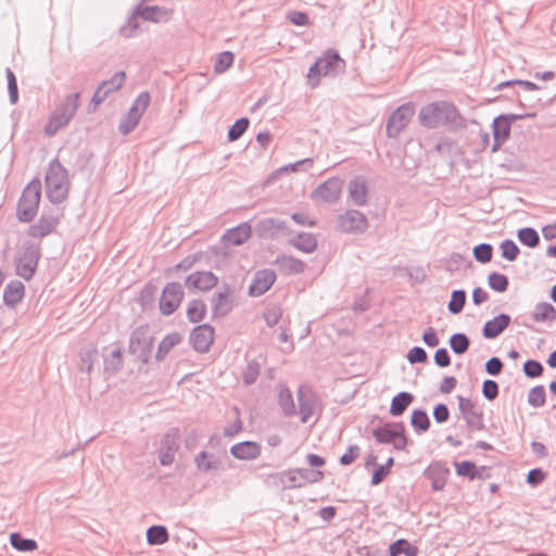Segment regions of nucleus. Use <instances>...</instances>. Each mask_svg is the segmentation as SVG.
<instances>
[{"label": "nucleus", "mask_w": 556, "mask_h": 556, "mask_svg": "<svg viewBox=\"0 0 556 556\" xmlns=\"http://www.w3.org/2000/svg\"><path fill=\"white\" fill-rule=\"evenodd\" d=\"M421 126L428 129L445 127L451 131L467 128V121L456 105L448 101H434L424 105L418 113Z\"/></svg>", "instance_id": "nucleus-1"}, {"label": "nucleus", "mask_w": 556, "mask_h": 556, "mask_svg": "<svg viewBox=\"0 0 556 556\" xmlns=\"http://www.w3.org/2000/svg\"><path fill=\"white\" fill-rule=\"evenodd\" d=\"M346 62L339 52L332 48L327 49L309 67L307 73L308 84L316 88L320 84V77H336L345 72Z\"/></svg>", "instance_id": "nucleus-2"}, {"label": "nucleus", "mask_w": 556, "mask_h": 556, "mask_svg": "<svg viewBox=\"0 0 556 556\" xmlns=\"http://www.w3.org/2000/svg\"><path fill=\"white\" fill-rule=\"evenodd\" d=\"M67 169L58 159L50 162L46 173V194L53 204H60L67 199L70 191Z\"/></svg>", "instance_id": "nucleus-3"}, {"label": "nucleus", "mask_w": 556, "mask_h": 556, "mask_svg": "<svg viewBox=\"0 0 556 556\" xmlns=\"http://www.w3.org/2000/svg\"><path fill=\"white\" fill-rule=\"evenodd\" d=\"M41 199V182L33 179L23 190L17 203L16 217L22 223H30L37 215Z\"/></svg>", "instance_id": "nucleus-4"}, {"label": "nucleus", "mask_w": 556, "mask_h": 556, "mask_svg": "<svg viewBox=\"0 0 556 556\" xmlns=\"http://www.w3.org/2000/svg\"><path fill=\"white\" fill-rule=\"evenodd\" d=\"M79 99L80 93L75 92L68 94L64 101L56 106L45 127L46 135L53 136L70 123L79 106Z\"/></svg>", "instance_id": "nucleus-5"}, {"label": "nucleus", "mask_w": 556, "mask_h": 556, "mask_svg": "<svg viewBox=\"0 0 556 556\" xmlns=\"http://www.w3.org/2000/svg\"><path fill=\"white\" fill-rule=\"evenodd\" d=\"M40 256V245L34 242H26L21 253L14 260L16 275L25 280H30L37 271Z\"/></svg>", "instance_id": "nucleus-6"}, {"label": "nucleus", "mask_w": 556, "mask_h": 556, "mask_svg": "<svg viewBox=\"0 0 556 556\" xmlns=\"http://www.w3.org/2000/svg\"><path fill=\"white\" fill-rule=\"evenodd\" d=\"M153 342L149 325H140L130 333L128 351L141 363L148 364L152 355Z\"/></svg>", "instance_id": "nucleus-7"}, {"label": "nucleus", "mask_w": 556, "mask_h": 556, "mask_svg": "<svg viewBox=\"0 0 556 556\" xmlns=\"http://www.w3.org/2000/svg\"><path fill=\"white\" fill-rule=\"evenodd\" d=\"M151 101L150 93L142 91L132 102L129 111L125 114L118 125V130L122 135L130 134L139 124L143 113L147 111Z\"/></svg>", "instance_id": "nucleus-8"}, {"label": "nucleus", "mask_w": 556, "mask_h": 556, "mask_svg": "<svg viewBox=\"0 0 556 556\" xmlns=\"http://www.w3.org/2000/svg\"><path fill=\"white\" fill-rule=\"evenodd\" d=\"M372 435L378 443L392 444L395 450H405L408 439L405 435V427L402 422L384 426L374 429Z\"/></svg>", "instance_id": "nucleus-9"}, {"label": "nucleus", "mask_w": 556, "mask_h": 556, "mask_svg": "<svg viewBox=\"0 0 556 556\" xmlns=\"http://www.w3.org/2000/svg\"><path fill=\"white\" fill-rule=\"evenodd\" d=\"M533 115L531 114V116ZM527 116H530V114H501L495 117L492 124L493 144L491 151L496 152L509 139L514 122Z\"/></svg>", "instance_id": "nucleus-10"}, {"label": "nucleus", "mask_w": 556, "mask_h": 556, "mask_svg": "<svg viewBox=\"0 0 556 556\" xmlns=\"http://www.w3.org/2000/svg\"><path fill=\"white\" fill-rule=\"evenodd\" d=\"M125 79V72L118 71L110 79L102 81L93 93L88 111L94 112L98 105L103 103L109 94L119 90L123 87Z\"/></svg>", "instance_id": "nucleus-11"}, {"label": "nucleus", "mask_w": 556, "mask_h": 556, "mask_svg": "<svg viewBox=\"0 0 556 556\" xmlns=\"http://www.w3.org/2000/svg\"><path fill=\"white\" fill-rule=\"evenodd\" d=\"M414 113V105L410 102L402 104L394 110L387 123L388 137L396 138L409 124Z\"/></svg>", "instance_id": "nucleus-12"}, {"label": "nucleus", "mask_w": 556, "mask_h": 556, "mask_svg": "<svg viewBox=\"0 0 556 556\" xmlns=\"http://www.w3.org/2000/svg\"><path fill=\"white\" fill-rule=\"evenodd\" d=\"M184 299L182 286L179 282L165 285L160 299V311L163 315H172L180 305Z\"/></svg>", "instance_id": "nucleus-13"}, {"label": "nucleus", "mask_w": 556, "mask_h": 556, "mask_svg": "<svg viewBox=\"0 0 556 556\" xmlns=\"http://www.w3.org/2000/svg\"><path fill=\"white\" fill-rule=\"evenodd\" d=\"M180 434L178 428H170L161 440L159 459L161 465L169 466L174 463L175 454L179 448Z\"/></svg>", "instance_id": "nucleus-14"}, {"label": "nucleus", "mask_w": 556, "mask_h": 556, "mask_svg": "<svg viewBox=\"0 0 556 556\" xmlns=\"http://www.w3.org/2000/svg\"><path fill=\"white\" fill-rule=\"evenodd\" d=\"M338 228L348 233H362L368 228V220L365 214L357 210H349L338 217Z\"/></svg>", "instance_id": "nucleus-15"}, {"label": "nucleus", "mask_w": 556, "mask_h": 556, "mask_svg": "<svg viewBox=\"0 0 556 556\" xmlns=\"http://www.w3.org/2000/svg\"><path fill=\"white\" fill-rule=\"evenodd\" d=\"M299 402V413L301 421L307 422L308 419L315 414L318 397L312 388L301 384L296 391Z\"/></svg>", "instance_id": "nucleus-16"}, {"label": "nucleus", "mask_w": 556, "mask_h": 556, "mask_svg": "<svg viewBox=\"0 0 556 556\" xmlns=\"http://www.w3.org/2000/svg\"><path fill=\"white\" fill-rule=\"evenodd\" d=\"M343 187V180L331 177L320 184L312 193V198L326 203H334L339 200Z\"/></svg>", "instance_id": "nucleus-17"}, {"label": "nucleus", "mask_w": 556, "mask_h": 556, "mask_svg": "<svg viewBox=\"0 0 556 556\" xmlns=\"http://www.w3.org/2000/svg\"><path fill=\"white\" fill-rule=\"evenodd\" d=\"M255 232L262 239H275L279 235L290 233L285 220L274 217H266L258 220L255 225Z\"/></svg>", "instance_id": "nucleus-18"}, {"label": "nucleus", "mask_w": 556, "mask_h": 556, "mask_svg": "<svg viewBox=\"0 0 556 556\" xmlns=\"http://www.w3.org/2000/svg\"><path fill=\"white\" fill-rule=\"evenodd\" d=\"M458 408L462 413L467 426L471 430L481 431L485 428L484 421H483V413L481 410H477L475 407V404L471 400L458 396Z\"/></svg>", "instance_id": "nucleus-19"}, {"label": "nucleus", "mask_w": 556, "mask_h": 556, "mask_svg": "<svg viewBox=\"0 0 556 556\" xmlns=\"http://www.w3.org/2000/svg\"><path fill=\"white\" fill-rule=\"evenodd\" d=\"M214 328L207 324L197 326L190 333L189 341L199 353L208 352L214 342Z\"/></svg>", "instance_id": "nucleus-20"}, {"label": "nucleus", "mask_w": 556, "mask_h": 556, "mask_svg": "<svg viewBox=\"0 0 556 556\" xmlns=\"http://www.w3.org/2000/svg\"><path fill=\"white\" fill-rule=\"evenodd\" d=\"M62 213H42L38 222L28 229V235L33 238H43L52 233L58 227Z\"/></svg>", "instance_id": "nucleus-21"}, {"label": "nucleus", "mask_w": 556, "mask_h": 556, "mask_svg": "<svg viewBox=\"0 0 556 556\" xmlns=\"http://www.w3.org/2000/svg\"><path fill=\"white\" fill-rule=\"evenodd\" d=\"M218 283V278L212 271H195L185 279V286L188 290L210 291Z\"/></svg>", "instance_id": "nucleus-22"}, {"label": "nucleus", "mask_w": 556, "mask_h": 556, "mask_svg": "<svg viewBox=\"0 0 556 556\" xmlns=\"http://www.w3.org/2000/svg\"><path fill=\"white\" fill-rule=\"evenodd\" d=\"M211 305L213 318L225 317L231 312V289L228 285H224L223 288L213 295Z\"/></svg>", "instance_id": "nucleus-23"}, {"label": "nucleus", "mask_w": 556, "mask_h": 556, "mask_svg": "<svg viewBox=\"0 0 556 556\" xmlns=\"http://www.w3.org/2000/svg\"><path fill=\"white\" fill-rule=\"evenodd\" d=\"M427 479L431 481L434 491L444 489L450 476V468L443 462H432L424 471Z\"/></svg>", "instance_id": "nucleus-24"}, {"label": "nucleus", "mask_w": 556, "mask_h": 556, "mask_svg": "<svg viewBox=\"0 0 556 556\" xmlns=\"http://www.w3.org/2000/svg\"><path fill=\"white\" fill-rule=\"evenodd\" d=\"M276 273L273 269H262L255 273L253 281L249 287L251 296H261L267 292L276 281Z\"/></svg>", "instance_id": "nucleus-25"}, {"label": "nucleus", "mask_w": 556, "mask_h": 556, "mask_svg": "<svg viewBox=\"0 0 556 556\" xmlns=\"http://www.w3.org/2000/svg\"><path fill=\"white\" fill-rule=\"evenodd\" d=\"M274 265L285 275L302 274L306 268V264L302 260L286 254L277 255Z\"/></svg>", "instance_id": "nucleus-26"}, {"label": "nucleus", "mask_w": 556, "mask_h": 556, "mask_svg": "<svg viewBox=\"0 0 556 556\" xmlns=\"http://www.w3.org/2000/svg\"><path fill=\"white\" fill-rule=\"evenodd\" d=\"M511 318L508 314L502 313L488 320L482 328V336L485 339H495L509 326Z\"/></svg>", "instance_id": "nucleus-27"}, {"label": "nucleus", "mask_w": 556, "mask_h": 556, "mask_svg": "<svg viewBox=\"0 0 556 556\" xmlns=\"http://www.w3.org/2000/svg\"><path fill=\"white\" fill-rule=\"evenodd\" d=\"M261 445L253 441H243L230 447L231 455L241 460L256 459L261 455Z\"/></svg>", "instance_id": "nucleus-28"}, {"label": "nucleus", "mask_w": 556, "mask_h": 556, "mask_svg": "<svg viewBox=\"0 0 556 556\" xmlns=\"http://www.w3.org/2000/svg\"><path fill=\"white\" fill-rule=\"evenodd\" d=\"M368 187L367 180L363 176H356L349 182V198L359 206L367 203Z\"/></svg>", "instance_id": "nucleus-29"}, {"label": "nucleus", "mask_w": 556, "mask_h": 556, "mask_svg": "<svg viewBox=\"0 0 556 556\" xmlns=\"http://www.w3.org/2000/svg\"><path fill=\"white\" fill-rule=\"evenodd\" d=\"M252 235L251 226L248 223H242L237 227L228 229L223 235V241L231 245H241L250 239Z\"/></svg>", "instance_id": "nucleus-30"}, {"label": "nucleus", "mask_w": 556, "mask_h": 556, "mask_svg": "<svg viewBox=\"0 0 556 556\" xmlns=\"http://www.w3.org/2000/svg\"><path fill=\"white\" fill-rule=\"evenodd\" d=\"M25 295V286L20 280H11L3 290V301L9 307H15Z\"/></svg>", "instance_id": "nucleus-31"}, {"label": "nucleus", "mask_w": 556, "mask_h": 556, "mask_svg": "<svg viewBox=\"0 0 556 556\" xmlns=\"http://www.w3.org/2000/svg\"><path fill=\"white\" fill-rule=\"evenodd\" d=\"M124 366L123 351L119 346L115 345L103 357L104 372L109 375H116Z\"/></svg>", "instance_id": "nucleus-32"}, {"label": "nucleus", "mask_w": 556, "mask_h": 556, "mask_svg": "<svg viewBox=\"0 0 556 556\" xmlns=\"http://www.w3.org/2000/svg\"><path fill=\"white\" fill-rule=\"evenodd\" d=\"M137 14L144 21L160 23L169 18L170 11L162 7H143L141 4L136 7Z\"/></svg>", "instance_id": "nucleus-33"}, {"label": "nucleus", "mask_w": 556, "mask_h": 556, "mask_svg": "<svg viewBox=\"0 0 556 556\" xmlns=\"http://www.w3.org/2000/svg\"><path fill=\"white\" fill-rule=\"evenodd\" d=\"M194 463L197 468L202 472L220 471L224 469L223 462L214 454L205 451L200 452L195 456Z\"/></svg>", "instance_id": "nucleus-34"}, {"label": "nucleus", "mask_w": 556, "mask_h": 556, "mask_svg": "<svg viewBox=\"0 0 556 556\" xmlns=\"http://www.w3.org/2000/svg\"><path fill=\"white\" fill-rule=\"evenodd\" d=\"M277 401L280 406L282 413L287 417H292L296 415L295 404L293 400V395L290 389L286 384H279L277 387Z\"/></svg>", "instance_id": "nucleus-35"}, {"label": "nucleus", "mask_w": 556, "mask_h": 556, "mask_svg": "<svg viewBox=\"0 0 556 556\" xmlns=\"http://www.w3.org/2000/svg\"><path fill=\"white\" fill-rule=\"evenodd\" d=\"M289 244L303 253H313L316 251L317 238L311 232H299L289 240Z\"/></svg>", "instance_id": "nucleus-36"}, {"label": "nucleus", "mask_w": 556, "mask_h": 556, "mask_svg": "<svg viewBox=\"0 0 556 556\" xmlns=\"http://www.w3.org/2000/svg\"><path fill=\"white\" fill-rule=\"evenodd\" d=\"M454 466L457 476L466 477L469 480L484 479V476L482 475V472L486 470V467L484 466L478 468L476 464L470 460H464L460 463L455 462Z\"/></svg>", "instance_id": "nucleus-37"}, {"label": "nucleus", "mask_w": 556, "mask_h": 556, "mask_svg": "<svg viewBox=\"0 0 556 556\" xmlns=\"http://www.w3.org/2000/svg\"><path fill=\"white\" fill-rule=\"evenodd\" d=\"M413 401L414 395L412 393L405 391L397 393L391 400L390 414L395 417L403 415Z\"/></svg>", "instance_id": "nucleus-38"}, {"label": "nucleus", "mask_w": 556, "mask_h": 556, "mask_svg": "<svg viewBox=\"0 0 556 556\" xmlns=\"http://www.w3.org/2000/svg\"><path fill=\"white\" fill-rule=\"evenodd\" d=\"M390 556H400L404 554L405 556H417L419 554V548L416 545L410 544L405 539H399L390 544L389 546Z\"/></svg>", "instance_id": "nucleus-39"}, {"label": "nucleus", "mask_w": 556, "mask_h": 556, "mask_svg": "<svg viewBox=\"0 0 556 556\" xmlns=\"http://www.w3.org/2000/svg\"><path fill=\"white\" fill-rule=\"evenodd\" d=\"M181 342V336L178 332H172L163 338L159 344L155 355L157 362H162L173 348Z\"/></svg>", "instance_id": "nucleus-40"}, {"label": "nucleus", "mask_w": 556, "mask_h": 556, "mask_svg": "<svg viewBox=\"0 0 556 556\" xmlns=\"http://www.w3.org/2000/svg\"><path fill=\"white\" fill-rule=\"evenodd\" d=\"M206 315V304L203 300L193 299L189 302L187 307L188 320L197 324L204 319Z\"/></svg>", "instance_id": "nucleus-41"}, {"label": "nucleus", "mask_w": 556, "mask_h": 556, "mask_svg": "<svg viewBox=\"0 0 556 556\" xmlns=\"http://www.w3.org/2000/svg\"><path fill=\"white\" fill-rule=\"evenodd\" d=\"M10 543L18 552H33L38 548L35 540L26 539L18 532L10 534Z\"/></svg>", "instance_id": "nucleus-42"}, {"label": "nucleus", "mask_w": 556, "mask_h": 556, "mask_svg": "<svg viewBox=\"0 0 556 556\" xmlns=\"http://www.w3.org/2000/svg\"><path fill=\"white\" fill-rule=\"evenodd\" d=\"M169 534L164 526H151L147 530V541L150 545H161L168 541Z\"/></svg>", "instance_id": "nucleus-43"}, {"label": "nucleus", "mask_w": 556, "mask_h": 556, "mask_svg": "<svg viewBox=\"0 0 556 556\" xmlns=\"http://www.w3.org/2000/svg\"><path fill=\"white\" fill-rule=\"evenodd\" d=\"M555 313V307L551 303L540 302L535 305L531 316L534 321L542 323L547 319H553Z\"/></svg>", "instance_id": "nucleus-44"}, {"label": "nucleus", "mask_w": 556, "mask_h": 556, "mask_svg": "<svg viewBox=\"0 0 556 556\" xmlns=\"http://www.w3.org/2000/svg\"><path fill=\"white\" fill-rule=\"evenodd\" d=\"M410 425L418 433L428 431L430 428V419L426 410H413L410 416Z\"/></svg>", "instance_id": "nucleus-45"}, {"label": "nucleus", "mask_w": 556, "mask_h": 556, "mask_svg": "<svg viewBox=\"0 0 556 556\" xmlns=\"http://www.w3.org/2000/svg\"><path fill=\"white\" fill-rule=\"evenodd\" d=\"M98 351L96 348L81 350L79 353V370L90 374L97 359Z\"/></svg>", "instance_id": "nucleus-46"}, {"label": "nucleus", "mask_w": 556, "mask_h": 556, "mask_svg": "<svg viewBox=\"0 0 556 556\" xmlns=\"http://www.w3.org/2000/svg\"><path fill=\"white\" fill-rule=\"evenodd\" d=\"M448 342L452 351L457 355L465 354L470 346L469 338L462 332L452 334Z\"/></svg>", "instance_id": "nucleus-47"}, {"label": "nucleus", "mask_w": 556, "mask_h": 556, "mask_svg": "<svg viewBox=\"0 0 556 556\" xmlns=\"http://www.w3.org/2000/svg\"><path fill=\"white\" fill-rule=\"evenodd\" d=\"M517 237L519 241L529 248H535L540 243V236L532 227H525L518 230Z\"/></svg>", "instance_id": "nucleus-48"}, {"label": "nucleus", "mask_w": 556, "mask_h": 556, "mask_svg": "<svg viewBox=\"0 0 556 556\" xmlns=\"http://www.w3.org/2000/svg\"><path fill=\"white\" fill-rule=\"evenodd\" d=\"M488 283L493 291L502 293L508 289L509 280L504 274L493 271L488 276Z\"/></svg>", "instance_id": "nucleus-49"}, {"label": "nucleus", "mask_w": 556, "mask_h": 556, "mask_svg": "<svg viewBox=\"0 0 556 556\" xmlns=\"http://www.w3.org/2000/svg\"><path fill=\"white\" fill-rule=\"evenodd\" d=\"M466 292L464 290H454L451 294L447 308L452 314H459L466 304Z\"/></svg>", "instance_id": "nucleus-50"}, {"label": "nucleus", "mask_w": 556, "mask_h": 556, "mask_svg": "<svg viewBox=\"0 0 556 556\" xmlns=\"http://www.w3.org/2000/svg\"><path fill=\"white\" fill-rule=\"evenodd\" d=\"M546 401V392L544 386H535L528 393V403L532 407H542Z\"/></svg>", "instance_id": "nucleus-51"}, {"label": "nucleus", "mask_w": 556, "mask_h": 556, "mask_svg": "<svg viewBox=\"0 0 556 556\" xmlns=\"http://www.w3.org/2000/svg\"><path fill=\"white\" fill-rule=\"evenodd\" d=\"M249 125L250 121L248 117H241L237 119L228 130V140L236 141L241 138L242 135L247 131Z\"/></svg>", "instance_id": "nucleus-52"}, {"label": "nucleus", "mask_w": 556, "mask_h": 556, "mask_svg": "<svg viewBox=\"0 0 556 556\" xmlns=\"http://www.w3.org/2000/svg\"><path fill=\"white\" fill-rule=\"evenodd\" d=\"M514 85L519 86L525 92H530V91H535V90L542 89L541 86H539L532 81H529V80L511 79V80H506V81H502V83L497 84L495 87V90H502L506 87H510Z\"/></svg>", "instance_id": "nucleus-53"}, {"label": "nucleus", "mask_w": 556, "mask_h": 556, "mask_svg": "<svg viewBox=\"0 0 556 556\" xmlns=\"http://www.w3.org/2000/svg\"><path fill=\"white\" fill-rule=\"evenodd\" d=\"M260 372H261L260 363L256 362L255 359L250 361L242 374L244 384L245 386L253 384L257 380Z\"/></svg>", "instance_id": "nucleus-54"}, {"label": "nucleus", "mask_w": 556, "mask_h": 556, "mask_svg": "<svg viewBox=\"0 0 556 556\" xmlns=\"http://www.w3.org/2000/svg\"><path fill=\"white\" fill-rule=\"evenodd\" d=\"M285 475L283 471L280 472H274L266 476H263V481L266 486L275 490H287L286 489V481H285Z\"/></svg>", "instance_id": "nucleus-55"}, {"label": "nucleus", "mask_w": 556, "mask_h": 556, "mask_svg": "<svg viewBox=\"0 0 556 556\" xmlns=\"http://www.w3.org/2000/svg\"><path fill=\"white\" fill-rule=\"evenodd\" d=\"M473 256L477 262L486 264L493 256V247L490 243H480L473 248Z\"/></svg>", "instance_id": "nucleus-56"}, {"label": "nucleus", "mask_w": 556, "mask_h": 556, "mask_svg": "<svg viewBox=\"0 0 556 556\" xmlns=\"http://www.w3.org/2000/svg\"><path fill=\"white\" fill-rule=\"evenodd\" d=\"M235 55L230 51L220 52L214 64V71L217 74L226 72L233 63Z\"/></svg>", "instance_id": "nucleus-57"}, {"label": "nucleus", "mask_w": 556, "mask_h": 556, "mask_svg": "<svg viewBox=\"0 0 556 556\" xmlns=\"http://www.w3.org/2000/svg\"><path fill=\"white\" fill-rule=\"evenodd\" d=\"M138 14L136 10L128 17L126 25L119 28V34L125 38H131L136 35V31L139 29L140 25L138 22Z\"/></svg>", "instance_id": "nucleus-58"}, {"label": "nucleus", "mask_w": 556, "mask_h": 556, "mask_svg": "<svg viewBox=\"0 0 556 556\" xmlns=\"http://www.w3.org/2000/svg\"><path fill=\"white\" fill-rule=\"evenodd\" d=\"M501 250L502 256L510 262L515 261L520 253L518 245L510 239H506L501 243Z\"/></svg>", "instance_id": "nucleus-59"}, {"label": "nucleus", "mask_w": 556, "mask_h": 556, "mask_svg": "<svg viewBox=\"0 0 556 556\" xmlns=\"http://www.w3.org/2000/svg\"><path fill=\"white\" fill-rule=\"evenodd\" d=\"M299 477H301L302 486H304L306 483H314L318 482L324 478V473L320 470H309L306 468H299L298 469Z\"/></svg>", "instance_id": "nucleus-60"}, {"label": "nucleus", "mask_w": 556, "mask_h": 556, "mask_svg": "<svg viewBox=\"0 0 556 556\" xmlns=\"http://www.w3.org/2000/svg\"><path fill=\"white\" fill-rule=\"evenodd\" d=\"M543 365L535 359H528L523 364V372L528 378H538L543 374Z\"/></svg>", "instance_id": "nucleus-61"}, {"label": "nucleus", "mask_w": 556, "mask_h": 556, "mask_svg": "<svg viewBox=\"0 0 556 556\" xmlns=\"http://www.w3.org/2000/svg\"><path fill=\"white\" fill-rule=\"evenodd\" d=\"M498 392H500V389H498V384L496 381L491 380V379H486L483 381L482 394L486 400H489V401L495 400L498 396Z\"/></svg>", "instance_id": "nucleus-62"}, {"label": "nucleus", "mask_w": 556, "mask_h": 556, "mask_svg": "<svg viewBox=\"0 0 556 556\" xmlns=\"http://www.w3.org/2000/svg\"><path fill=\"white\" fill-rule=\"evenodd\" d=\"M406 357L410 364L425 363L428 359L427 352L421 346H414L410 349Z\"/></svg>", "instance_id": "nucleus-63"}, {"label": "nucleus", "mask_w": 556, "mask_h": 556, "mask_svg": "<svg viewBox=\"0 0 556 556\" xmlns=\"http://www.w3.org/2000/svg\"><path fill=\"white\" fill-rule=\"evenodd\" d=\"M361 454L358 445H350L346 452L340 457L339 462L343 466L351 465Z\"/></svg>", "instance_id": "nucleus-64"}]
</instances>
